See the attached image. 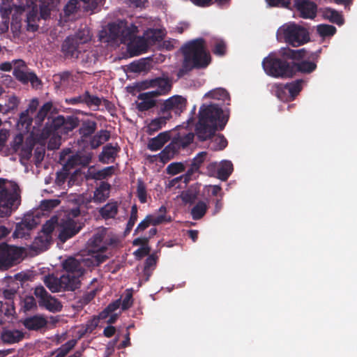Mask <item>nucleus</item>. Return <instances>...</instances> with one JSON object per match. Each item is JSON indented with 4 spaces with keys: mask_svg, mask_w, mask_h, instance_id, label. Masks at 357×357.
Here are the masks:
<instances>
[{
    "mask_svg": "<svg viewBox=\"0 0 357 357\" xmlns=\"http://www.w3.org/2000/svg\"><path fill=\"white\" fill-rule=\"evenodd\" d=\"M36 307V302L35 298L30 296H26L22 301V308L24 311H29Z\"/></svg>",
    "mask_w": 357,
    "mask_h": 357,
    "instance_id": "obj_59",
    "label": "nucleus"
},
{
    "mask_svg": "<svg viewBox=\"0 0 357 357\" xmlns=\"http://www.w3.org/2000/svg\"><path fill=\"white\" fill-rule=\"evenodd\" d=\"M79 153H75V154L69 155V157L66 159V160L65 162H64L63 167V170L69 171L70 169H73L76 166H79Z\"/></svg>",
    "mask_w": 357,
    "mask_h": 357,
    "instance_id": "obj_50",
    "label": "nucleus"
},
{
    "mask_svg": "<svg viewBox=\"0 0 357 357\" xmlns=\"http://www.w3.org/2000/svg\"><path fill=\"white\" fill-rule=\"evenodd\" d=\"M170 139L168 132H160L156 137L151 138L148 143V149L152 151L160 150L165 143Z\"/></svg>",
    "mask_w": 357,
    "mask_h": 357,
    "instance_id": "obj_27",
    "label": "nucleus"
},
{
    "mask_svg": "<svg viewBox=\"0 0 357 357\" xmlns=\"http://www.w3.org/2000/svg\"><path fill=\"white\" fill-rule=\"evenodd\" d=\"M192 2L198 6L201 7H207L213 4V3H217V5L223 8H227L229 5L230 0H191Z\"/></svg>",
    "mask_w": 357,
    "mask_h": 357,
    "instance_id": "obj_44",
    "label": "nucleus"
},
{
    "mask_svg": "<svg viewBox=\"0 0 357 357\" xmlns=\"http://www.w3.org/2000/svg\"><path fill=\"white\" fill-rule=\"evenodd\" d=\"M62 52L67 59H77L84 56L86 52L70 37H67L61 47Z\"/></svg>",
    "mask_w": 357,
    "mask_h": 357,
    "instance_id": "obj_17",
    "label": "nucleus"
},
{
    "mask_svg": "<svg viewBox=\"0 0 357 357\" xmlns=\"http://www.w3.org/2000/svg\"><path fill=\"white\" fill-rule=\"evenodd\" d=\"M22 255V250L6 243H0V270L6 271L17 264Z\"/></svg>",
    "mask_w": 357,
    "mask_h": 357,
    "instance_id": "obj_9",
    "label": "nucleus"
},
{
    "mask_svg": "<svg viewBox=\"0 0 357 357\" xmlns=\"http://www.w3.org/2000/svg\"><path fill=\"white\" fill-rule=\"evenodd\" d=\"M23 142V135L22 134L17 135L10 142V148L9 149L10 153L12 154L18 153L24 145Z\"/></svg>",
    "mask_w": 357,
    "mask_h": 357,
    "instance_id": "obj_48",
    "label": "nucleus"
},
{
    "mask_svg": "<svg viewBox=\"0 0 357 357\" xmlns=\"http://www.w3.org/2000/svg\"><path fill=\"white\" fill-rule=\"evenodd\" d=\"M52 240V236L39 232L33 242L32 248L40 251L46 250L51 244Z\"/></svg>",
    "mask_w": 357,
    "mask_h": 357,
    "instance_id": "obj_32",
    "label": "nucleus"
},
{
    "mask_svg": "<svg viewBox=\"0 0 357 357\" xmlns=\"http://www.w3.org/2000/svg\"><path fill=\"white\" fill-rule=\"evenodd\" d=\"M137 220V206L134 204L131 207L130 215L126 225V232H130Z\"/></svg>",
    "mask_w": 357,
    "mask_h": 357,
    "instance_id": "obj_54",
    "label": "nucleus"
},
{
    "mask_svg": "<svg viewBox=\"0 0 357 357\" xmlns=\"http://www.w3.org/2000/svg\"><path fill=\"white\" fill-rule=\"evenodd\" d=\"M140 88H156L151 91L156 96L167 94L172 89V81L169 77H156L149 81H144L138 84Z\"/></svg>",
    "mask_w": 357,
    "mask_h": 357,
    "instance_id": "obj_13",
    "label": "nucleus"
},
{
    "mask_svg": "<svg viewBox=\"0 0 357 357\" xmlns=\"http://www.w3.org/2000/svg\"><path fill=\"white\" fill-rule=\"evenodd\" d=\"M76 340H70L62 344L59 349L55 351L56 356L54 357H64L67 355V354L75 346Z\"/></svg>",
    "mask_w": 357,
    "mask_h": 357,
    "instance_id": "obj_47",
    "label": "nucleus"
},
{
    "mask_svg": "<svg viewBox=\"0 0 357 357\" xmlns=\"http://www.w3.org/2000/svg\"><path fill=\"white\" fill-rule=\"evenodd\" d=\"M79 125V120L74 116L65 119L62 116L54 119L52 126L54 130L58 134L59 132L68 134Z\"/></svg>",
    "mask_w": 357,
    "mask_h": 357,
    "instance_id": "obj_14",
    "label": "nucleus"
},
{
    "mask_svg": "<svg viewBox=\"0 0 357 357\" xmlns=\"http://www.w3.org/2000/svg\"><path fill=\"white\" fill-rule=\"evenodd\" d=\"M214 143L216 144L214 150L222 151L225 149L228 144L227 139L223 135H218L215 138Z\"/></svg>",
    "mask_w": 357,
    "mask_h": 357,
    "instance_id": "obj_58",
    "label": "nucleus"
},
{
    "mask_svg": "<svg viewBox=\"0 0 357 357\" xmlns=\"http://www.w3.org/2000/svg\"><path fill=\"white\" fill-rule=\"evenodd\" d=\"M114 166L106 167L100 170L89 172V178L94 180H102L112 176L114 174Z\"/></svg>",
    "mask_w": 357,
    "mask_h": 357,
    "instance_id": "obj_35",
    "label": "nucleus"
},
{
    "mask_svg": "<svg viewBox=\"0 0 357 357\" xmlns=\"http://www.w3.org/2000/svg\"><path fill=\"white\" fill-rule=\"evenodd\" d=\"M208 210V205L203 201L198 202L191 209V215L193 220H198L202 218Z\"/></svg>",
    "mask_w": 357,
    "mask_h": 357,
    "instance_id": "obj_41",
    "label": "nucleus"
},
{
    "mask_svg": "<svg viewBox=\"0 0 357 357\" xmlns=\"http://www.w3.org/2000/svg\"><path fill=\"white\" fill-rule=\"evenodd\" d=\"M13 63L14 64L13 74L18 81L24 84L30 82L32 86L36 88L41 84L40 79L34 73H27L22 69L26 68L25 62L23 60H14Z\"/></svg>",
    "mask_w": 357,
    "mask_h": 357,
    "instance_id": "obj_11",
    "label": "nucleus"
},
{
    "mask_svg": "<svg viewBox=\"0 0 357 357\" xmlns=\"http://www.w3.org/2000/svg\"><path fill=\"white\" fill-rule=\"evenodd\" d=\"M187 100L181 96H174L164 102L163 112L177 110L183 112L186 109Z\"/></svg>",
    "mask_w": 357,
    "mask_h": 357,
    "instance_id": "obj_22",
    "label": "nucleus"
},
{
    "mask_svg": "<svg viewBox=\"0 0 357 357\" xmlns=\"http://www.w3.org/2000/svg\"><path fill=\"white\" fill-rule=\"evenodd\" d=\"M199 190L197 187L191 186L183 191L181 195L182 201L185 204H193L199 197Z\"/></svg>",
    "mask_w": 357,
    "mask_h": 357,
    "instance_id": "obj_40",
    "label": "nucleus"
},
{
    "mask_svg": "<svg viewBox=\"0 0 357 357\" xmlns=\"http://www.w3.org/2000/svg\"><path fill=\"white\" fill-rule=\"evenodd\" d=\"M26 6L31 7V10L26 15L27 30L33 32L38 29V25L36 24L39 20L37 5L33 0H28Z\"/></svg>",
    "mask_w": 357,
    "mask_h": 357,
    "instance_id": "obj_23",
    "label": "nucleus"
},
{
    "mask_svg": "<svg viewBox=\"0 0 357 357\" xmlns=\"http://www.w3.org/2000/svg\"><path fill=\"white\" fill-rule=\"evenodd\" d=\"M181 50L183 54L182 67L185 71L194 68H204L211 62L210 54L206 50L205 40L202 38L187 43L182 47Z\"/></svg>",
    "mask_w": 357,
    "mask_h": 357,
    "instance_id": "obj_4",
    "label": "nucleus"
},
{
    "mask_svg": "<svg viewBox=\"0 0 357 357\" xmlns=\"http://www.w3.org/2000/svg\"><path fill=\"white\" fill-rule=\"evenodd\" d=\"M158 211L160 214L155 216V218H157V220L160 225L164 222H170L172 221L171 217L166 215L167 208L165 206H161Z\"/></svg>",
    "mask_w": 357,
    "mask_h": 357,
    "instance_id": "obj_60",
    "label": "nucleus"
},
{
    "mask_svg": "<svg viewBox=\"0 0 357 357\" xmlns=\"http://www.w3.org/2000/svg\"><path fill=\"white\" fill-rule=\"evenodd\" d=\"M151 46L148 43L144 36L135 37V38L128 44V51L132 56H138L147 52Z\"/></svg>",
    "mask_w": 357,
    "mask_h": 357,
    "instance_id": "obj_21",
    "label": "nucleus"
},
{
    "mask_svg": "<svg viewBox=\"0 0 357 357\" xmlns=\"http://www.w3.org/2000/svg\"><path fill=\"white\" fill-rule=\"evenodd\" d=\"M71 38L75 40L81 47L82 45L90 41L91 38L89 33V30L88 29L79 30L74 36H72Z\"/></svg>",
    "mask_w": 357,
    "mask_h": 357,
    "instance_id": "obj_45",
    "label": "nucleus"
},
{
    "mask_svg": "<svg viewBox=\"0 0 357 357\" xmlns=\"http://www.w3.org/2000/svg\"><path fill=\"white\" fill-rule=\"evenodd\" d=\"M157 97L152 91L140 93L139 99L141 100L137 104V108L139 112H145L151 109L155 105L154 98Z\"/></svg>",
    "mask_w": 357,
    "mask_h": 357,
    "instance_id": "obj_26",
    "label": "nucleus"
},
{
    "mask_svg": "<svg viewBox=\"0 0 357 357\" xmlns=\"http://www.w3.org/2000/svg\"><path fill=\"white\" fill-rule=\"evenodd\" d=\"M33 149V143H26L21 148L20 151L18 152V154L20 157L21 160H29L32 155V151Z\"/></svg>",
    "mask_w": 357,
    "mask_h": 357,
    "instance_id": "obj_51",
    "label": "nucleus"
},
{
    "mask_svg": "<svg viewBox=\"0 0 357 357\" xmlns=\"http://www.w3.org/2000/svg\"><path fill=\"white\" fill-rule=\"evenodd\" d=\"M275 94L277 97L282 101H288L289 96L287 89H286V85L279 84L276 86Z\"/></svg>",
    "mask_w": 357,
    "mask_h": 357,
    "instance_id": "obj_55",
    "label": "nucleus"
},
{
    "mask_svg": "<svg viewBox=\"0 0 357 357\" xmlns=\"http://www.w3.org/2000/svg\"><path fill=\"white\" fill-rule=\"evenodd\" d=\"M19 102V99L16 96H9L6 103L5 104L7 107L5 112H10L11 110L15 109L17 107Z\"/></svg>",
    "mask_w": 357,
    "mask_h": 357,
    "instance_id": "obj_64",
    "label": "nucleus"
},
{
    "mask_svg": "<svg viewBox=\"0 0 357 357\" xmlns=\"http://www.w3.org/2000/svg\"><path fill=\"white\" fill-rule=\"evenodd\" d=\"M82 227V223L70 218L61 220L59 224V240L61 243H65L78 234Z\"/></svg>",
    "mask_w": 357,
    "mask_h": 357,
    "instance_id": "obj_12",
    "label": "nucleus"
},
{
    "mask_svg": "<svg viewBox=\"0 0 357 357\" xmlns=\"http://www.w3.org/2000/svg\"><path fill=\"white\" fill-rule=\"evenodd\" d=\"M22 324L28 330L38 331L47 326V321L43 316L34 315L26 318Z\"/></svg>",
    "mask_w": 357,
    "mask_h": 357,
    "instance_id": "obj_24",
    "label": "nucleus"
},
{
    "mask_svg": "<svg viewBox=\"0 0 357 357\" xmlns=\"http://www.w3.org/2000/svg\"><path fill=\"white\" fill-rule=\"evenodd\" d=\"M178 151L171 142L169 144L166 146L165 149L158 155L160 158V161L162 163H167L172 160L174 155L177 153Z\"/></svg>",
    "mask_w": 357,
    "mask_h": 357,
    "instance_id": "obj_38",
    "label": "nucleus"
},
{
    "mask_svg": "<svg viewBox=\"0 0 357 357\" xmlns=\"http://www.w3.org/2000/svg\"><path fill=\"white\" fill-rule=\"evenodd\" d=\"M137 32L138 27L136 25L130 24L128 26L126 24L123 23L119 38L120 42L128 45L135 38Z\"/></svg>",
    "mask_w": 357,
    "mask_h": 357,
    "instance_id": "obj_25",
    "label": "nucleus"
},
{
    "mask_svg": "<svg viewBox=\"0 0 357 357\" xmlns=\"http://www.w3.org/2000/svg\"><path fill=\"white\" fill-rule=\"evenodd\" d=\"M97 124L93 121H83L81 127L79 129V134L83 137H87L93 134L96 130Z\"/></svg>",
    "mask_w": 357,
    "mask_h": 357,
    "instance_id": "obj_43",
    "label": "nucleus"
},
{
    "mask_svg": "<svg viewBox=\"0 0 357 357\" xmlns=\"http://www.w3.org/2000/svg\"><path fill=\"white\" fill-rule=\"evenodd\" d=\"M317 33L322 37L333 36L336 32V28L333 25L320 24L317 26Z\"/></svg>",
    "mask_w": 357,
    "mask_h": 357,
    "instance_id": "obj_49",
    "label": "nucleus"
},
{
    "mask_svg": "<svg viewBox=\"0 0 357 357\" xmlns=\"http://www.w3.org/2000/svg\"><path fill=\"white\" fill-rule=\"evenodd\" d=\"M208 153L206 151H202L199 153L192 160L191 165L184 176V181L188 182L196 178L195 174L199 173V168L206 160Z\"/></svg>",
    "mask_w": 357,
    "mask_h": 357,
    "instance_id": "obj_18",
    "label": "nucleus"
},
{
    "mask_svg": "<svg viewBox=\"0 0 357 357\" xmlns=\"http://www.w3.org/2000/svg\"><path fill=\"white\" fill-rule=\"evenodd\" d=\"M294 7L303 19H314L317 16V6L310 0H294Z\"/></svg>",
    "mask_w": 357,
    "mask_h": 357,
    "instance_id": "obj_15",
    "label": "nucleus"
},
{
    "mask_svg": "<svg viewBox=\"0 0 357 357\" xmlns=\"http://www.w3.org/2000/svg\"><path fill=\"white\" fill-rule=\"evenodd\" d=\"M270 7H282L289 8L291 0H266Z\"/></svg>",
    "mask_w": 357,
    "mask_h": 357,
    "instance_id": "obj_62",
    "label": "nucleus"
},
{
    "mask_svg": "<svg viewBox=\"0 0 357 357\" xmlns=\"http://www.w3.org/2000/svg\"><path fill=\"white\" fill-rule=\"evenodd\" d=\"M120 151L121 148L117 143L114 145L112 143L107 144L102 147V152L98 155V160L103 164L114 162Z\"/></svg>",
    "mask_w": 357,
    "mask_h": 357,
    "instance_id": "obj_19",
    "label": "nucleus"
},
{
    "mask_svg": "<svg viewBox=\"0 0 357 357\" xmlns=\"http://www.w3.org/2000/svg\"><path fill=\"white\" fill-rule=\"evenodd\" d=\"M121 306V299H117L115 301L109 303L107 307L100 314L101 319L107 318L110 314L116 311Z\"/></svg>",
    "mask_w": 357,
    "mask_h": 357,
    "instance_id": "obj_53",
    "label": "nucleus"
},
{
    "mask_svg": "<svg viewBox=\"0 0 357 357\" xmlns=\"http://www.w3.org/2000/svg\"><path fill=\"white\" fill-rule=\"evenodd\" d=\"M233 169V164L231 161L223 160L218 165L217 177L221 181H225L232 173Z\"/></svg>",
    "mask_w": 357,
    "mask_h": 357,
    "instance_id": "obj_33",
    "label": "nucleus"
},
{
    "mask_svg": "<svg viewBox=\"0 0 357 357\" xmlns=\"http://www.w3.org/2000/svg\"><path fill=\"white\" fill-rule=\"evenodd\" d=\"M84 261H79L74 257H68L62 263V267L66 272L59 278L54 274L45 275L43 280L45 286L52 293L70 291H74L79 288V278L84 274Z\"/></svg>",
    "mask_w": 357,
    "mask_h": 357,
    "instance_id": "obj_1",
    "label": "nucleus"
},
{
    "mask_svg": "<svg viewBox=\"0 0 357 357\" xmlns=\"http://www.w3.org/2000/svg\"><path fill=\"white\" fill-rule=\"evenodd\" d=\"M317 68V64L313 61H302L296 63L292 60L293 75L297 71L303 73L309 74L312 73Z\"/></svg>",
    "mask_w": 357,
    "mask_h": 357,
    "instance_id": "obj_31",
    "label": "nucleus"
},
{
    "mask_svg": "<svg viewBox=\"0 0 357 357\" xmlns=\"http://www.w3.org/2000/svg\"><path fill=\"white\" fill-rule=\"evenodd\" d=\"M305 49L291 50L284 47L279 51V56L269 55L262 61L265 73L273 77L293 76L292 60L298 61L305 56Z\"/></svg>",
    "mask_w": 357,
    "mask_h": 357,
    "instance_id": "obj_2",
    "label": "nucleus"
},
{
    "mask_svg": "<svg viewBox=\"0 0 357 357\" xmlns=\"http://www.w3.org/2000/svg\"><path fill=\"white\" fill-rule=\"evenodd\" d=\"M279 32L284 42L293 47H299L310 40L307 29L295 23L282 26Z\"/></svg>",
    "mask_w": 357,
    "mask_h": 357,
    "instance_id": "obj_8",
    "label": "nucleus"
},
{
    "mask_svg": "<svg viewBox=\"0 0 357 357\" xmlns=\"http://www.w3.org/2000/svg\"><path fill=\"white\" fill-rule=\"evenodd\" d=\"M195 135V133L192 132L184 135L178 134L177 136L173 138L172 143L179 151L181 149H185L188 147L193 142Z\"/></svg>",
    "mask_w": 357,
    "mask_h": 357,
    "instance_id": "obj_30",
    "label": "nucleus"
},
{
    "mask_svg": "<svg viewBox=\"0 0 357 357\" xmlns=\"http://www.w3.org/2000/svg\"><path fill=\"white\" fill-rule=\"evenodd\" d=\"M198 112H229L230 95L223 88H217L207 92L202 98Z\"/></svg>",
    "mask_w": 357,
    "mask_h": 357,
    "instance_id": "obj_6",
    "label": "nucleus"
},
{
    "mask_svg": "<svg viewBox=\"0 0 357 357\" xmlns=\"http://www.w3.org/2000/svg\"><path fill=\"white\" fill-rule=\"evenodd\" d=\"M24 337V334L18 330H3L1 333V340L5 344L19 342Z\"/></svg>",
    "mask_w": 357,
    "mask_h": 357,
    "instance_id": "obj_29",
    "label": "nucleus"
},
{
    "mask_svg": "<svg viewBox=\"0 0 357 357\" xmlns=\"http://www.w3.org/2000/svg\"><path fill=\"white\" fill-rule=\"evenodd\" d=\"M171 117V113H168L167 116H160L153 119L148 125L149 134L153 135L155 132L158 131L167 123V121Z\"/></svg>",
    "mask_w": 357,
    "mask_h": 357,
    "instance_id": "obj_36",
    "label": "nucleus"
},
{
    "mask_svg": "<svg viewBox=\"0 0 357 357\" xmlns=\"http://www.w3.org/2000/svg\"><path fill=\"white\" fill-rule=\"evenodd\" d=\"M110 188L109 183L102 181L93 192V202L96 203L104 202L109 196Z\"/></svg>",
    "mask_w": 357,
    "mask_h": 357,
    "instance_id": "obj_28",
    "label": "nucleus"
},
{
    "mask_svg": "<svg viewBox=\"0 0 357 357\" xmlns=\"http://www.w3.org/2000/svg\"><path fill=\"white\" fill-rule=\"evenodd\" d=\"M110 137L109 132L105 130H101L98 132L90 141V146L92 149H96L102 144L109 140Z\"/></svg>",
    "mask_w": 357,
    "mask_h": 357,
    "instance_id": "obj_37",
    "label": "nucleus"
},
{
    "mask_svg": "<svg viewBox=\"0 0 357 357\" xmlns=\"http://www.w3.org/2000/svg\"><path fill=\"white\" fill-rule=\"evenodd\" d=\"M123 24V22H121L119 24L112 23L109 24V36L112 40H119Z\"/></svg>",
    "mask_w": 357,
    "mask_h": 357,
    "instance_id": "obj_46",
    "label": "nucleus"
},
{
    "mask_svg": "<svg viewBox=\"0 0 357 357\" xmlns=\"http://www.w3.org/2000/svg\"><path fill=\"white\" fill-rule=\"evenodd\" d=\"M20 204V188L17 184L0 178V218L10 216Z\"/></svg>",
    "mask_w": 357,
    "mask_h": 357,
    "instance_id": "obj_5",
    "label": "nucleus"
},
{
    "mask_svg": "<svg viewBox=\"0 0 357 357\" xmlns=\"http://www.w3.org/2000/svg\"><path fill=\"white\" fill-rule=\"evenodd\" d=\"M185 171V166L181 162H173L167 167V172L169 174H177Z\"/></svg>",
    "mask_w": 357,
    "mask_h": 357,
    "instance_id": "obj_56",
    "label": "nucleus"
},
{
    "mask_svg": "<svg viewBox=\"0 0 357 357\" xmlns=\"http://www.w3.org/2000/svg\"><path fill=\"white\" fill-rule=\"evenodd\" d=\"M35 296L38 298L40 307H44L50 312H57L62 310L61 303L55 297L50 294L43 286L35 288Z\"/></svg>",
    "mask_w": 357,
    "mask_h": 357,
    "instance_id": "obj_10",
    "label": "nucleus"
},
{
    "mask_svg": "<svg viewBox=\"0 0 357 357\" xmlns=\"http://www.w3.org/2000/svg\"><path fill=\"white\" fill-rule=\"evenodd\" d=\"M61 201L59 199H45L41 202V207L44 210H52L56 207Z\"/></svg>",
    "mask_w": 357,
    "mask_h": 357,
    "instance_id": "obj_63",
    "label": "nucleus"
},
{
    "mask_svg": "<svg viewBox=\"0 0 357 357\" xmlns=\"http://www.w3.org/2000/svg\"><path fill=\"white\" fill-rule=\"evenodd\" d=\"M38 225L36 220L31 215L24 217L22 222L17 223L15 231L13 232L14 238H25L30 236V231L34 229Z\"/></svg>",
    "mask_w": 357,
    "mask_h": 357,
    "instance_id": "obj_16",
    "label": "nucleus"
},
{
    "mask_svg": "<svg viewBox=\"0 0 357 357\" xmlns=\"http://www.w3.org/2000/svg\"><path fill=\"white\" fill-rule=\"evenodd\" d=\"M99 213L105 220L114 218L118 213V204L116 202H109L100 208Z\"/></svg>",
    "mask_w": 357,
    "mask_h": 357,
    "instance_id": "obj_34",
    "label": "nucleus"
},
{
    "mask_svg": "<svg viewBox=\"0 0 357 357\" xmlns=\"http://www.w3.org/2000/svg\"><path fill=\"white\" fill-rule=\"evenodd\" d=\"M303 79H296L290 83L286 84V89L288 91L289 100H293L303 89Z\"/></svg>",
    "mask_w": 357,
    "mask_h": 357,
    "instance_id": "obj_39",
    "label": "nucleus"
},
{
    "mask_svg": "<svg viewBox=\"0 0 357 357\" xmlns=\"http://www.w3.org/2000/svg\"><path fill=\"white\" fill-rule=\"evenodd\" d=\"M195 114L191 113L192 116L187 120L185 127L189 128L194 126L195 135L201 142L212 138L217 130H223L228 121V116H221L223 113H198L195 117Z\"/></svg>",
    "mask_w": 357,
    "mask_h": 357,
    "instance_id": "obj_3",
    "label": "nucleus"
},
{
    "mask_svg": "<svg viewBox=\"0 0 357 357\" xmlns=\"http://www.w3.org/2000/svg\"><path fill=\"white\" fill-rule=\"evenodd\" d=\"M105 235L102 233L95 234L89 241L91 252L92 254L86 258L83 259L84 265L88 267L98 266L105 262L108 257L104 254L107 250L109 243L105 240Z\"/></svg>",
    "mask_w": 357,
    "mask_h": 357,
    "instance_id": "obj_7",
    "label": "nucleus"
},
{
    "mask_svg": "<svg viewBox=\"0 0 357 357\" xmlns=\"http://www.w3.org/2000/svg\"><path fill=\"white\" fill-rule=\"evenodd\" d=\"M226 49L225 43L223 40H219L215 44L213 52L217 56H222L226 53Z\"/></svg>",
    "mask_w": 357,
    "mask_h": 357,
    "instance_id": "obj_61",
    "label": "nucleus"
},
{
    "mask_svg": "<svg viewBox=\"0 0 357 357\" xmlns=\"http://www.w3.org/2000/svg\"><path fill=\"white\" fill-rule=\"evenodd\" d=\"M84 103L90 107L93 106L98 107H102L98 109L101 110L106 109L109 112L112 110L114 107V104L108 100L103 98H100L96 96H92L88 91L84 92Z\"/></svg>",
    "mask_w": 357,
    "mask_h": 357,
    "instance_id": "obj_20",
    "label": "nucleus"
},
{
    "mask_svg": "<svg viewBox=\"0 0 357 357\" xmlns=\"http://www.w3.org/2000/svg\"><path fill=\"white\" fill-rule=\"evenodd\" d=\"M56 223V221L54 220L53 218H51L43 225V228L40 232L44 234H47V236H52V234L55 229Z\"/></svg>",
    "mask_w": 357,
    "mask_h": 357,
    "instance_id": "obj_57",
    "label": "nucleus"
},
{
    "mask_svg": "<svg viewBox=\"0 0 357 357\" xmlns=\"http://www.w3.org/2000/svg\"><path fill=\"white\" fill-rule=\"evenodd\" d=\"M144 38L147 40L150 46L153 45L157 42L162 40V35L159 29H150L144 33Z\"/></svg>",
    "mask_w": 357,
    "mask_h": 357,
    "instance_id": "obj_42",
    "label": "nucleus"
},
{
    "mask_svg": "<svg viewBox=\"0 0 357 357\" xmlns=\"http://www.w3.org/2000/svg\"><path fill=\"white\" fill-rule=\"evenodd\" d=\"M137 196L142 204H144L147 202L146 185L142 180L137 181Z\"/></svg>",
    "mask_w": 357,
    "mask_h": 357,
    "instance_id": "obj_52",
    "label": "nucleus"
}]
</instances>
